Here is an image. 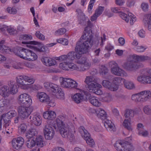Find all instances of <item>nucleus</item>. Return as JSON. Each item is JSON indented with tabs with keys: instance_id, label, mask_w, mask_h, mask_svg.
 <instances>
[{
	"instance_id": "obj_48",
	"label": "nucleus",
	"mask_w": 151,
	"mask_h": 151,
	"mask_svg": "<svg viewBox=\"0 0 151 151\" xmlns=\"http://www.w3.org/2000/svg\"><path fill=\"white\" fill-rule=\"evenodd\" d=\"M19 39L21 40L27 41L29 40H32V37L30 35L25 34L20 35Z\"/></svg>"
},
{
	"instance_id": "obj_50",
	"label": "nucleus",
	"mask_w": 151,
	"mask_h": 151,
	"mask_svg": "<svg viewBox=\"0 0 151 151\" xmlns=\"http://www.w3.org/2000/svg\"><path fill=\"white\" fill-rule=\"evenodd\" d=\"M146 75L144 74H142L138 77L137 81L142 83H146Z\"/></svg>"
},
{
	"instance_id": "obj_46",
	"label": "nucleus",
	"mask_w": 151,
	"mask_h": 151,
	"mask_svg": "<svg viewBox=\"0 0 151 151\" xmlns=\"http://www.w3.org/2000/svg\"><path fill=\"white\" fill-rule=\"evenodd\" d=\"M6 114H3L1 116L2 119H3L4 122V127H8L9 125V124L10 121L8 116L6 117Z\"/></svg>"
},
{
	"instance_id": "obj_5",
	"label": "nucleus",
	"mask_w": 151,
	"mask_h": 151,
	"mask_svg": "<svg viewBox=\"0 0 151 151\" xmlns=\"http://www.w3.org/2000/svg\"><path fill=\"white\" fill-rule=\"evenodd\" d=\"M16 80L17 85L21 89L24 90L28 89L30 88V84H26V82L33 83L35 81L34 78L25 76H18L16 77Z\"/></svg>"
},
{
	"instance_id": "obj_33",
	"label": "nucleus",
	"mask_w": 151,
	"mask_h": 151,
	"mask_svg": "<svg viewBox=\"0 0 151 151\" xmlns=\"http://www.w3.org/2000/svg\"><path fill=\"white\" fill-rule=\"evenodd\" d=\"M83 138L90 147H93L94 145L95 142L93 139L91 137L89 133L86 136L85 135Z\"/></svg>"
},
{
	"instance_id": "obj_35",
	"label": "nucleus",
	"mask_w": 151,
	"mask_h": 151,
	"mask_svg": "<svg viewBox=\"0 0 151 151\" xmlns=\"http://www.w3.org/2000/svg\"><path fill=\"white\" fill-rule=\"evenodd\" d=\"M35 140L36 146L38 147H42L44 146V141L42 136L37 137Z\"/></svg>"
},
{
	"instance_id": "obj_57",
	"label": "nucleus",
	"mask_w": 151,
	"mask_h": 151,
	"mask_svg": "<svg viewBox=\"0 0 151 151\" xmlns=\"http://www.w3.org/2000/svg\"><path fill=\"white\" fill-rule=\"evenodd\" d=\"M55 94L58 98L60 99H64V93L63 91H62L61 89H60V91L56 93Z\"/></svg>"
},
{
	"instance_id": "obj_42",
	"label": "nucleus",
	"mask_w": 151,
	"mask_h": 151,
	"mask_svg": "<svg viewBox=\"0 0 151 151\" xmlns=\"http://www.w3.org/2000/svg\"><path fill=\"white\" fill-rule=\"evenodd\" d=\"M144 21L147 22L148 25V29L151 31V14L147 15L145 16Z\"/></svg>"
},
{
	"instance_id": "obj_43",
	"label": "nucleus",
	"mask_w": 151,
	"mask_h": 151,
	"mask_svg": "<svg viewBox=\"0 0 151 151\" xmlns=\"http://www.w3.org/2000/svg\"><path fill=\"white\" fill-rule=\"evenodd\" d=\"M1 107H5V108L7 109V107L10 105V101L9 99L3 98L1 100Z\"/></svg>"
},
{
	"instance_id": "obj_52",
	"label": "nucleus",
	"mask_w": 151,
	"mask_h": 151,
	"mask_svg": "<svg viewBox=\"0 0 151 151\" xmlns=\"http://www.w3.org/2000/svg\"><path fill=\"white\" fill-rule=\"evenodd\" d=\"M143 111L145 114L147 115H151V108L149 106H145L143 108Z\"/></svg>"
},
{
	"instance_id": "obj_39",
	"label": "nucleus",
	"mask_w": 151,
	"mask_h": 151,
	"mask_svg": "<svg viewBox=\"0 0 151 151\" xmlns=\"http://www.w3.org/2000/svg\"><path fill=\"white\" fill-rule=\"evenodd\" d=\"M4 42V40L1 41V52L3 54L9 53L10 51L8 47L3 45Z\"/></svg>"
},
{
	"instance_id": "obj_54",
	"label": "nucleus",
	"mask_w": 151,
	"mask_h": 151,
	"mask_svg": "<svg viewBox=\"0 0 151 151\" xmlns=\"http://www.w3.org/2000/svg\"><path fill=\"white\" fill-rule=\"evenodd\" d=\"M57 42L61 43L64 45H67L68 44V40L65 38H61L56 40Z\"/></svg>"
},
{
	"instance_id": "obj_17",
	"label": "nucleus",
	"mask_w": 151,
	"mask_h": 151,
	"mask_svg": "<svg viewBox=\"0 0 151 151\" xmlns=\"http://www.w3.org/2000/svg\"><path fill=\"white\" fill-rule=\"evenodd\" d=\"M102 84L104 87L111 91H116L118 88L116 86H114V84H112L111 82L107 80L103 81L102 82Z\"/></svg>"
},
{
	"instance_id": "obj_4",
	"label": "nucleus",
	"mask_w": 151,
	"mask_h": 151,
	"mask_svg": "<svg viewBox=\"0 0 151 151\" xmlns=\"http://www.w3.org/2000/svg\"><path fill=\"white\" fill-rule=\"evenodd\" d=\"M135 54L128 56L123 67L129 70H136L143 67L142 64L138 63Z\"/></svg>"
},
{
	"instance_id": "obj_23",
	"label": "nucleus",
	"mask_w": 151,
	"mask_h": 151,
	"mask_svg": "<svg viewBox=\"0 0 151 151\" xmlns=\"http://www.w3.org/2000/svg\"><path fill=\"white\" fill-rule=\"evenodd\" d=\"M8 85L10 88L9 93L12 95L16 93L18 91V89L15 82L11 81Z\"/></svg>"
},
{
	"instance_id": "obj_21",
	"label": "nucleus",
	"mask_w": 151,
	"mask_h": 151,
	"mask_svg": "<svg viewBox=\"0 0 151 151\" xmlns=\"http://www.w3.org/2000/svg\"><path fill=\"white\" fill-rule=\"evenodd\" d=\"M25 59L28 60L34 61L36 60L37 58V55L30 50H28L25 56Z\"/></svg>"
},
{
	"instance_id": "obj_28",
	"label": "nucleus",
	"mask_w": 151,
	"mask_h": 151,
	"mask_svg": "<svg viewBox=\"0 0 151 151\" xmlns=\"http://www.w3.org/2000/svg\"><path fill=\"white\" fill-rule=\"evenodd\" d=\"M80 20L79 23L82 25H85L87 23L88 25L90 23L89 19L87 17H86L85 14L81 12L80 14Z\"/></svg>"
},
{
	"instance_id": "obj_8",
	"label": "nucleus",
	"mask_w": 151,
	"mask_h": 151,
	"mask_svg": "<svg viewBox=\"0 0 151 151\" xmlns=\"http://www.w3.org/2000/svg\"><path fill=\"white\" fill-rule=\"evenodd\" d=\"M60 81L63 87L68 88H77V83L71 78H61Z\"/></svg>"
},
{
	"instance_id": "obj_40",
	"label": "nucleus",
	"mask_w": 151,
	"mask_h": 151,
	"mask_svg": "<svg viewBox=\"0 0 151 151\" xmlns=\"http://www.w3.org/2000/svg\"><path fill=\"white\" fill-rule=\"evenodd\" d=\"M37 134L36 130L34 129H32L29 130L26 133V136L28 138H31Z\"/></svg>"
},
{
	"instance_id": "obj_30",
	"label": "nucleus",
	"mask_w": 151,
	"mask_h": 151,
	"mask_svg": "<svg viewBox=\"0 0 151 151\" xmlns=\"http://www.w3.org/2000/svg\"><path fill=\"white\" fill-rule=\"evenodd\" d=\"M89 101L96 106L99 107L101 105V103L99 101L98 99L94 96H90Z\"/></svg>"
},
{
	"instance_id": "obj_22",
	"label": "nucleus",
	"mask_w": 151,
	"mask_h": 151,
	"mask_svg": "<svg viewBox=\"0 0 151 151\" xmlns=\"http://www.w3.org/2000/svg\"><path fill=\"white\" fill-rule=\"evenodd\" d=\"M43 116L45 119L51 120L55 118L56 114L54 111H50L45 112L43 114Z\"/></svg>"
},
{
	"instance_id": "obj_6",
	"label": "nucleus",
	"mask_w": 151,
	"mask_h": 151,
	"mask_svg": "<svg viewBox=\"0 0 151 151\" xmlns=\"http://www.w3.org/2000/svg\"><path fill=\"white\" fill-rule=\"evenodd\" d=\"M114 147L117 151H132L134 148L130 142L123 140H119L114 144Z\"/></svg>"
},
{
	"instance_id": "obj_18",
	"label": "nucleus",
	"mask_w": 151,
	"mask_h": 151,
	"mask_svg": "<svg viewBox=\"0 0 151 151\" xmlns=\"http://www.w3.org/2000/svg\"><path fill=\"white\" fill-rule=\"evenodd\" d=\"M41 60L47 66H54L56 64V61L54 59L48 57H42Z\"/></svg>"
},
{
	"instance_id": "obj_26",
	"label": "nucleus",
	"mask_w": 151,
	"mask_h": 151,
	"mask_svg": "<svg viewBox=\"0 0 151 151\" xmlns=\"http://www.w3.org/2000/svg\"><path fill=\"white\" fill-rule=\"evenodd\" d=\"M9 88L6 86H3L1 88V95L4 97H8L9 94Z\"/></svg>"
},
{
	"instance_id": "obj_53",
	"label": "nucleus",
	"mask_w": 151,
	"mask_h": 151,
	"mask_svg": "<svg viewBox=\"0 0 151 151\" xmlns=\"http://www.w3.org/2000/svg\"><path fill=\"white\" fill-rule=\"evenodd\" d=\"M104 6H99L95 11V14L97 16H99L102 14L104 10Z\"/></svg>"
},
{
	"instance_id": "obj_31",
	"label": "nucleus",
	"mask_w": 151,
	"mask_h": 151,
	"mask_svg": "<svg viewBox=\"0 0 151 151\" xmlns=\"http://www.w3.org/2000/svg\"><path fill=\"white\" fill-rule=\"evenodd\" d=\"M120 17L127 22H129V18H130V19L131 18H133L135 17L133 14L130 13H128V16L127 14L123 12L121 13L120 14Z\"/></svg>"
},
{
	"instance_id": "obj_60",
	"label": "nucleus",
	"mask_w": 151,
	"mask_h": 151,
	"mask_svg": "<svg viewBox=\"0 0 151 151\" xmlns=\"http://www.w3.org/2000/svg\"><path fill=\"white\" fill-rule=\"evenodd\" d=\"M77 63L81 65H83L87 61L86 58L84 57H82L81 58H80L79 59H77Z\"/></svg>"
},
{
	"instance_id": "obj_29",
	"label": "nucleus",
	"mask_w": 151,
	"mask_h": 151,
	"mask_svg": "<svg viewBox=\"0 0 151 151\" xmlns=\"http://www.w3.org/2000/svg\"><path fill=\"white\" fill-rule=\"evenodd\" d=\"M96 113L98 114L99 117L102 119H105L106 114L105 111L102 109L101 108L97 109L96 110Z\"/></svg>"
},
{
	"instance_id": "obj_12",
	"label": "nucleus",
	"mask_w": 151,
	"mask_h": 151,
	"mask_svg": "<svg viewBox=\"0 0 151 151\" xmlns=\"http://www.w3.org/2000/svg\"><path fill=\"white\" fill-rule=\"evenodd\" d=\"M18 99L19 103L20 104L30 105L32 102L31 97L29 94L26 93L20 95Z\"/></svg>"
},
{
	"instance_id": "obj_25",
	"label": "nucleus",
	"mask_w": 151,
	"mask_h": 151,
	"mask_svg": "<svg viewBox=\"0 0 151 151\" xmlns=\"http://www.w3.org/2000/svg\"><path fill=\"white\" fill-rule=\"evenodd\" d=\"M37 96L41 102H45L46 101H47L48 100V96L43 92L38 93Z\"/></svg>"
},
{
	"instance_id": "obj_41",
	"label": "nucleus",
	"mask_w": 151,
	"mask_h": 151,
	"mask_svg": "<svg viewBox=\"0 0 151 151\" xmlns=\"http://www.w3.org/2000/svg\"><path fill=\"white\" fill-rule=\"evenodd\" d=\"M112 100L111 95L109 93L105 94L102 97L101 100L103 102H109Z\"/></svg>"
},
{
	"instance_id": "obj_13",
	"label": "nucleus",
	"mask_w": 151,
	"mask_h": 151,
	"mask_svg": "<svg viewBox=\"0 0 151 151\" xmlns=\"http://www.w3.org/2000/svg\"><path fill=\"white\" fill-rule=\"evenodd\" d=\"M60 58L62 59V61L63 62L59 65V66L61 68L65 70H68L69 69L71 70H76V64L69 62L67 60H63L61 58V56Z\"/></svg>"
},
{
	"instance_id": "obj_15",
	"label": "nucleus",
	"mask_w": 151,
	"mask_h": 151,
	"mask_svg": "<svg viewBox=\"0 0 151 151\" xmlns=\"http://www.w3.org/2000/svg\"><path fill=\"white\" fill-rule=\"evenodd\" d=\"M140 99V102H144L151 97V92L149 91H143L139 93Z\"/></svg>"
},
{
	"instance_id": "obj_32",
	"label": "nucleus",
	"mask_w": 151,
	"mask_h": 151,
	"mask_svg": "<svg viewBox=\"0 0 151 151\" xmlns=\"http://www.w3.org/2000/svg\"><path fill=\"white\" fill-rule=\"evenodd\" d=\"M106 36L104 34H103L102 36L101 37H97L94 40V44L96 45H97L99 43L101 46L103 45V42L106 40Z\"/></svg>"
},
{
	"instance_id": "obj_14",
	"label": "nucleus",
	"mask_w": 151,
	"mask_h": 151,
	"mask_svg": "<svg viewBox=\"0 0 151 151\" xmlns=\"http://www.w3.org/2000/svg\"><path fill=\"white\" fill-rule=\"evenodd\" d=\"M24 142V139L21 137L14 138L12 141L13 148L17 150H20Z\"/></svg>"
},
{
	"instance_id": "obj_7",
	"label": "nucleus",
	"mask_w": 151,
	"mask_h": 151,
	"mask_svg": "<svg viewBox=\"0 0 151 151\" xmlns=\"http://www.w3.org/2000/svg\"><path fill=\"white\" fill-rule=\"evenodd\" d=\"M108 66L111 68V72L112 74L115 75L124 76H126L127 74L126 72L123 69L120 68L118 64L114 61H112L108 63Z\"/></svg>"
},
{
	"instance_id": "obj_1",
	"label": "nucleus",
	"mask_w": 151,
	"mask_h": 151,
	"mask_svg": "<svg viewBox=\"0 0 151 151\" xmlns=\"http://www.w3.org/2000/svg\"><path fill=\"white\" fill-rule=\"evenodd\" d=\"M81 42H77L75 47V51L69 52L67 55H62L63 60L69 61V62L76 61L81 58V55L88 52L93 44L92 31L89 27H86L83 34L81 37Z\"/></svg>"
},
{
	"instance_id": "obj_37",
	"label": "nucleus",
	"mask_w": 151,
	"mask_h": 151,
	"mask_svg": "<svg viewBox=\"0 0 151 151\" xmlns=\"http://www.w3.org/2000/svg\"><path fill=\"white\" fill-rule=\"evenodd\" d=\"M26 145L27 147L29 149H31L36 145L35 139L31 138H29L26 141Z\"/></svg>"
},
{
	"instance_id": "obj_16",
	"label": "nucleus",
	"mask_w": 151,
	"mask_h": 151,
	"mask_svg": "<svg viewBox=\"0 0 151 151\" xmlns=\"http://www.w3.org/2000/svg\"><path fill=\"white\" fill-rule=\"evenodd\" d=\"M31 121L36 126H40L41 123V118L39 114L35 113L30 117Z\"/></svg>"
},
{
	"instance_id": "obj_59",
	"label": "nucleus",
	"mask_w": 151,
	"mask_h": 151,
	"mask_svg": "<svg viewBox=\"0 0 151 151\" xmlns=\"http://www.w3.org/2000/svg\"><path fill=\"white\" fill-rule=\"evenodd\" d=\"M139 94V93L132 95L131 97L132 99L135 101H140L139 99H140V98Z\"/></svg>"
},
{
	"instance_id": "obj_45",
	"label": "nucleus",
	"mask_w": 151,
	"mask_h": 151,
	"mask_svg": "<svg viewBox=\"0 0 151 151\" xmlns=\"http://www.w3.org/2000/svg\"><path fill=\"white\" fill-rule=\"evenodd\" d=\"M51 86V90L55 94L59 92V91H60V89H61L58 85L53 83Z\"/></svg>"
},
{
	"instance_id": "obj_55",
	"label": "nucleus",
	"mask_w": 151,
	"mask_h": 151,
	"mask_svg": "<svg viewBox=\"0 0 151 151\" xmlns=\"http://www.w3.org/2000/svg\"><path fill=\"white\" fill-rule=\"evenodd\" d=\"M145 46H138L135 47V50L138 52H143L146 49Z\"/></svg>"
},
{
	"instance_id": "obj_62",
	"label": "nucleus",
	"mask_w": 151,
	"mask_h": 151,
	"mask_svg": "<svg viewBox=\"0 0 151 151\" xmlns=\"http://www.w3.org/2000/svg\"><path fill=\"white\" fill-rule=\"evenodd\" d=\"M27 126L25 124H22L19 127L18 129L22 133H24L26 129Z\"/></svg>"
},
{
	"instance_id": "obj_47",
	"label": "nucleus",
	"mask_w": 151,
	"mask_h": 151,
	"mask_svg": "<svg viewBox=\"0 0 151 151\" xmlns=\"http://www.w3.org/2000/svg\"><path fill=\"white\" fill-rule=\"evenodd\" d=\"M124 80L122 78L119 77H116L114 78L113 80V83L114 86H116L117 87V85L120 84L122 81Z\"/></svg>"
},
{
	"instance_id": "obj_27",
	"label": "nucleus",
	"mask_w": 151,
	"mask_h": 151,
	"mask_svg": "<svg viewBox=\"0 0 151 151\" xmlns=\"http://www.w3.org/2000/svg\"><path fill=\"white\" fill-rule=\"evenodd\" d=\"M28 49L24 48H19L17 52L15 53L16 55L19 56L20 58L25 59V56L28 51Z\"/></svg>"
},
{
	"instance_id": "obj_64",
	"label": "nucleus",
	"mask_w": 151,
	"mask_h": 151,
	"mask_svg": "<svg viewBox=\"0 0 151 151\" xmlns=\"http://www.w3.org/2000/svg\"><path fill=\"white\" fill-rule=\"evenodd\" d=\"M35 35L36 36L40 39L44 40L45 39V36L40 31H37L35 33Z\"/></svg>"
},
{
	"instance_id": "obj_51",
	"label": "nucleus",
	"mask_w": 151,
	"mask_h": 151,
	"mask_svg": "<svg viewBox=\"0 0 151 151\" xmlns=\"http://www.w3.org/2000/svg\"><path fill=\"white\" fill-rule=\"evenodd\" d=\"M66 31L64 28H61L56 30L55 32V35L57 36L61 35L64 34Z\"/></svg>"
},
{
	"instance_id": "obj_56",
	"label": "nucleus",
	"mask_w": 151,
	"mask_h": 151,
	"mask_svg": "<svg viewBox=\"0 0 151 151\" xmlns=\"http://www.w3.org/2000/svg\"><path fill=\"white\" fill-rule=\"evenodd\" d=\"M7 11L10 14H15L17 12V10L15 7H9L7 8Z\"/></svg>"
},
{
	"instance_id": "obj_20",
	"label": "nucleus",
	"mask_w": 151,
	"mask_h": 151,
	"mask_svg": "<svg viewBox=\"0 0 151 151\" xmlns=\"http://www.w3.org/2000/svg\"><path fill=\"white\" fill-rule=\"evenodd\" d=\"M91 65V63L87 60L85 63L83 65H81L80 67L77 66L76 65V70L81 71H84L88 70Z\"/></svg>"
},
{
	"instance_id": "obj_9",
	"label": "nucleus",
	"mask_w": 151,
	"mask_h": 151,
	"mask_svg": "<svg viewBox=\"0 0 151 151\" xmlns=\"http://www.w3.org/2000/svg\"><path fill=\"white\" fill-rule=\"evenodd\" d=\"M32 111V109L30 106H21L18 109L19 116L22 119H24L28 117Z\"/></svg>"
},
{
	"instance_id": "obj_49",
	"label": "nucleus",
	"mask_w": 151,
	"mask_h": 151,
	"mask_svg": "<svg viewBox=\"0 0 151 151\" xmlns=\"http://www.w3.org/2000/svg\"><path fill=\"white\" fill-rule=\"evenodd\" d=\"M79 132L81 133L82 137L83 138L84 136H86L88 134L87 131L85 129L83 126H80L78 129Z\"/></svg>"
},
{
	"instance_id": "obj_63",
	"label": "nucleus",
	"mask_w": 151,
	"mask_h": 151,
	"mask_svg": "<svg viewBox=\"0 0 151 151\" xmlns=\"http://www.w3.org/2000/svg\"><path fill=\"white\" fill-rule=\"evenodd\" d=\"M141 7L144 11L147 12L149 7L148 4L147 3H142L141 4Z\"/></svg>"
},
{
	"instance_id": "obj_58",
	"label": "nucleus",
	"mask_w": 151,
	"mask_h": 151,
	"mask_svg": "<svg viewBox=\"0 0 151 151\" xmlns=\"http://www.w3.org/2000/svg\"><path fill=\"white\" fill-rule=\"evenodd\" d=\"M8 27L5 25H2L1 26V32L4 35H6Z\"/></svg>"
},
{
	"instance_id": "obj_11",
	"label": "nucleus",
	"mask_w": 151,
	"mask_h": 151,
	"mask_svg": "<svg viewBox=\"0 0 151 151\" xmlns=\"http://www.w3.org/2000/svg\"><path fill=\"white\" fill-rule=\"evenodd\" d=\"M52 127L49 124L45 125L43 132L46 139L50 140L53 138L55 134V131Z\"/></svg>"
},
{
	"instance_id": "obj_44",
	"label": "nucleus",
	"mask_w": 151,
	"mask_h": 151,
	"mask_svg": "<svg viewBox=\"0 0 151 151\" xmlns=\"http://www.w3.org/2000/svg\"><path fill=\"white\" fill-rule=\"evenodd\" d=\"M123 125L125 128L129 131H132V129L131 127L130 120L128 119H125L124 120Z\"/></svg>"
},
{
	"instance_id": "obj_38",
	"label": "nucleus",
	"mask_w": 151,
	"mask_h": 151,
	"mask_svg": "<svg viewBox=\"0 0 151 151\" xmlns=\"http://www.w3.org/2000/svg\"><path fill=\"white\" fill-rule=\"evenodd\" d=\"M137 59V61L140 62H145L147 60H151V58L149 56L146 55H138L135 54Z\"/></svg>"
},
{
	"instance_id": "obj_61",
	"label": "nucleus",
	"mask_w": 151,
	"mask_h": 151,
	"mask_svg": "<svg viewBox=\"0 0 151 151\" xmlns=\"http://www.w3.org/2000/svg\"><path fill=\"white\" fill-rule=\"evenodd\" d=\"M7 32L10 35H14L17 33V31L13 28L9 27Z\"/></svg>"
},
{
	"instance_id": "obj_10",
	"label": "nucleus",
	"mask_w": 151,
	"mask_h": 151,
	"mask_svg": "<svg viewBox=\"0 0 151 151\" xmlns=\"http://www.w3.org/2000/svg\"><path fill=\"white\" fill-rule=\"evenodd\" d=\"M22 43L27 44V47L33 49L39 52H42L45 50H43L44 48H42L43 44L38 43V42L35 41H22Z\"/></svg>"
},
{
	"instance_id": "obj_3",
	"label": "nucleus",
	"mask_w": 151,
	"mask_h": 151,
	"mask_svg": "<svg viewBox=\"0 0 151 151\" xmlns=\"http://www.w3.org/2000/svg\"><path fill=\"white\" fill-rule=\"evenodd\" d=\"M84 82L86 84V87L89 92L98 95L102 94V91L100 89L102 86L98 83L97 78L92 76H87L85 78Z\"/></svg>"
},
{
	"instance_id": "obj_36",
	"label": "nucleus",
	"mask_w": 151,
	"mask_h": 151,
	"mask_svg": "<svg viewBox=\"0 0 151 151\" xmlns=\"http://www.w3.org/2000/svg\"><path fill=\"white\" fill-rule=\"evenodd\" d=\"M123 83L125 87L128 89H133L135 88V85L132 81L124 80Z\"/></svg>"
},
{
	"instance_id": "obj_2",
	"label": "nucleus",
	"mask_w": 151,
	"mask_h": 151,
	"mask_svg": "<svg viewBox=\"0 0 151 151\" xmlns=\"http://www.w3.org/2000/svg\"><path fill=\"white\" fill-rule=\"evenodd\" d=\"M65 119L63 116H58L53 127L55 129L60 131L63 137L67 138L72 141L75 139V127L72 123H69L68 124L64 123L63 121Z\"/></svg>"
},
{
	"instance_id": "obj_24",
	"label": "nucleus",
	"mask_w": 151,
	"mask_h": 151,
	"mask_svg": "<svg viewBox=\"0 0 151 151\" xmlns=\"http://www.w3.org/2000/svg\"><path fill=\"white\" fill-rule=\"evenodd\" d=\"M73 100L77 104L81 102L84 99V95L83 94L76 93L72 97Z\"/></svg>"
},
{
	"instance_id": "obj_34",
	"label": "nucleus",
	"mask_w": 151,
	"mask_h": 151,
	"mask_svg": "<svg viewBox=\"0 0 151 151\" xmlns=\"http://www.w3.org/2000/svg\"><path fill=\"white\" fill-rule=\"evenodd\" d=\"M135 113V112L133 110L127 109L125 110L124 116L126 118H128L129 119H131L134 117Z\"/></svg>"
},
{
	"instance_id": "obj_19",
	"label": "nucleus",
	"mask_w": 151,
	"mask_h": 151,
	"mask_svg": "<svg viewBox=\"0 0 151 151\" xmlns=\"http://www.w3.org/2000/svg\"><path fill=\"white\" fill-rule=\"evenodd\" d=\"M104 123V126L108 131L114 132L115 131L114 125L111 121L106 119Z\"/></svg>"
}]
</instances>
